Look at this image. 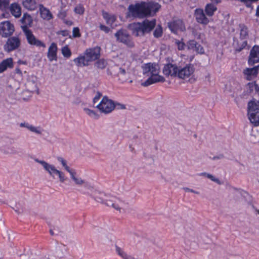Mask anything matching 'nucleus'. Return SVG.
I'll return each mask as SVG.
<instances>
[{"label": "nucleus", "instance_id": "cd10ccee", "mask_svg": "<svg viewBox=\"0 0 259 259\" xmlns=\"http://www.w3.org/2000/svg\"><path fill=\"white\" fill-rule=\"evenodd\" d=\"M257 84L255 82H251L248 83L245 87V95H248L252 94L254 92H256Z\"/></svg>", "mask_w": 259, "mask_h": 259}, {"label": "nucleus", "instance_id": "f704fd0d", "mask_svg": "<svg viewBox=\"0 0 259 259\" xmlns=\"http://www.w3.org/2000/svg\"><path fill=\"white\" fill-rule=\"evenodd\" d=\"M83 111L86 113V114L89 115L90 117L92 118H94L95 119H98L99 117V115L97 113H96L95 111L90 109L88 108H84Z\"/></svg>", "mask_w": 259, "mask_h": 259}, {"label": "nucleus", "instance_id": "2eb2a0df", "mask_svg": "<svg viewBox=\"0 0 259 259\" xmlns=\"http://www.w3.org/2000/svg\"><path fill=\"white\" fill-rule=\"evenodd\" d=\"M129 27L133 34L136 36H142L145 34L142 22L132 23L130 25Z\"/></svg>", "mask_w": 259, "mask_h": 259}, {"label": "nucleus", "instance_id": "473e14b6", "mask_svg": "<svg viewBox=\"0 0 259 259\" xmlns=\"http://www.w3.org/2000/svg\"><path fill=\"white\" fill-rule=\"evenodd\" d=\"M103 16L106 20L107 24L110 25L111 26L113 25V23L115 21V18L114 16L111 15L106 12H103Z\"/></svg>", "mask_w": 259, "mask_h": 259}, {"label": "nucleus", "instance_id": "864d4df0", "mask_svg": "<svg viewBox=\"0 0 259 259\" xmlns=\"http://www.w3.org/2000/svg\"><path fill=\"white\" fill-rule=\"evenodd\" d=\"M100 28L102 30H103L106 32H108L109 31V29L108 28V27H107L106 26L103 25H101L100 26Z\"/></svg>", "mask_w": 259, "mask_h": 259}, {"label": "nucleus", "instance_id": "412c9836", "mask_svg": "<svg viewBox=\"0 0 259 259\" xmlns=\"http://www.w3.org/2000/svg\"><path fill=\"white\" fill-rule=\"evenodd\" d=\"M20 126L26 127L29 131L39 135H42L44 132L43 129L40 126H35L27 122L21 123Z\"/></svg>", "mask_w": 259, "mask_h": 259}, {"label": "nucleus", "instance_id": "0eeeda50", "mask_svg": "<svg viewBox=\"0 0 259 259\" xmlns=\"http://www.w3.org/2000/svg\"><path fill=\"white\" fill-rule=\"evenodd\" d=\"M116 75L118 80L122 83H132L134 71L129 64H124L117 69Z\"/></svg>", "mask_w": 259, "mask_h": 259}, {"label": "nucleus", "instance_id": "79ce46f5", "mask_svg": "<svg viewBox=\"0 0 259 259\" xmlns=\"http://www.w3.org/2000/svg\"><path fill=\"white\" fill-rule=\"evenodd\" d=\"M75 13L77 14L82 15L84 13V9L81 5H77L74 10Z\"/></svg>", "mask_w": 259, "mask_h": 259}, {"label": "nucleus", "instance_id": "3c124183", "mask_svg": "<svg viewBox=\"0 0 259 259\" xmlns=\"http://www.w3.org/2000/svg\"><path fill=\"white\" fill-rule=\"evenodd\" d=\"M223 158H224V155L223 154H219L218 155L213 156L212 158V159L213 160H218V159H223Z\"/></svg>", "mask_w": 259, "mask_h": 259}, {"label": "nucleus", "instance_id": "6e6d98bb", "mask_svg": "<svg viewBox=\"0 0 259 259\" xmlns=\"http://www.w3.org/2000/svg\"><path fill=\"white\" fill-rule=\"evenodd\" d=\"M41 259H55L54 258V257L52 256H45L43 258H42Z\"/></svg>", "mask_w": 259, "mask_h": 259}, {"label": "nucleus", "instance_id": "39448f33", "mask_svg": "<svg viewBox=\"0 0 259 259\" xmlns=\"http://www.w3.org/2000/svg\"><path fill=\"white\" fill-rule=\"evenodd\" d=\"M34 161L40 164L44 170L53 179L58 178L61 183H64L67 179L63 171L57 169L55 165L50 163L45 160L34 159Z\"/></svg>", "mask_w": 259, "mask_h": 259}, {"label": "nucleus", "instance_id": "e433bc0d", "mask_svg": "<svg viewBox=\"0 0 259 259\" xmlns=\"http://www.w3.org/2000/svg\"><path fill=\"white\" fill-rule=\"evenodd\" d=\"M240 37L242 39H244L248 35V29L246 26L244 25H240Z\"/></svg>", "mask_w": 259, "mask_h": 259}, {"label": "nucleus", "instance_id": "4c0bfd02", "mask_svg": "<svg viewBox=\"0 0 259 259\" xmlns=\"http://www.w3.org/2000/svg\"><path fill=\"white\" fill-rule=\"evenodd\" d=\"M22 22L25 25H30L32 22V18L31 16L27 14H24L22 18Z\"/></svg>", "mask_w": 259, "mask_h": 259}, {"label": "nucleus", "instance_id": "603ef678", "mask_svg": "<svg viewBox=\"0 0 259 259\" xmlns=\"http://www.w3.org/2000/svg\"><path fill=\"white\" fill-rule=\"evenodd\" d=\"M184 190L186 192H190L195 193L196 194H199V193L198 192L195 191L193 190V189H190L189 188H184Z\"/></svg>", "mask_w": 259, "mask_h": 259}, {"label": "nucleus", "instance_id": "dca6fc26", "mask_svg": "<svg viewBox=\"0 0 259 259\" xmlns=\"http://www.w3.org/2000/svg\"><path fill=\"white\" fill-rule=\"evenodd\" d=\"M248 64L253 65L256 63L259 62V47L254 46L251 50L248 60Z\"/></svg>", "mask_w": 259, "mask_h": 259}, {"label": "nucleus", "instance_id": "a211bd4d", "mask_svg": "<svg viewBox=\"0 0 259 259\" xmlns=\"http://www.w3.org/2000/svg\"><path fill=\"white\" fill-rule=\"evenodd\" d=\"M179 68L173 64H168L164 66L163 69V73L167 76H177Z\"/></svg>", "mask_w": 259, "mask_h": 259}, {"label": "nucleus", "instance_id": "0e129e2a", "mask_svg": "<svg viewBox=\"0 0 259 259\" xmlns=\"http://www.w3.org/2000/svg\"><path fill=\"white\" fill-rule=\"evenodd\" d=\"M186 244L190 246H192V244H189V242H186Z\"/></svg>", "mask_w": 259, "mask_h": 259}, {"label": "nucleus", "instance_id": "393cba45", "mask_svg": "<svg viewBox=\"0 0 259 259\" xmlns=\"http://www.w3.org/2000/svg\"><path fill=\"white\" fill-rule=\"evenodd\" d=\"M13 67V62L11 58L5 59L0 63V73L4 72L8 68H11Z\"/></svg>", "mask_w": 259, "mask_h": 259}, {"label": "nucleus", "instance_id": "aec40b11", "mask_svg": "<svg viewBox=\"0 0 259 259\" xmlns=\"http://www.w3.org/2000/svg\"><path fill=\"white\" fill-rule=\"evenodd\" d=\"M195 17L197 21L201 24H207L209 22L208 19L205 16V15L202 9H196L195 13Z\"/></svg>", "mask_w": 259, "mask_h": 259}, {"label": "nucleus", "instance_id": "052dcab7", "mask_svg": "<svg viewBox=\"0 0 259 259\" xmlns=\"http://www.w3.org/2000/svg\"><path fill=\"white\" fill-rule=\"evenodd\" d=\"M13 209H15V210L16 212H17L18 213H21V212H22V211H21V210H22V209H19V208H18V209H15L14 207H13Z\"/></svg>", "mask_w": 259, "mask_h": 259}, {"label": "nucleus", "instance_id": "774afa93", "mask_svg": "<svg viewBox=\"0 0 259 259\" xmlns=\"http://www.w3.org/2000/svg\"><path fill=\"white\" fill-rule=\"evenodd\" d=\"M208 77L209 78L210 77V75L208 74V75H207Z\"/></svg>", "mask_w": 259, "mask_h": 259}, {"label": "nucleus", "instance_id": "09e8293b", "mask_svg": "<svg viewBox=\"0 0 259 259\" xmlns=\"http://www.w3.org/2000/svg\"><path fill=\"white\" fill-rule=\"evenodd\" d=\"M177 44L178 49L180 50H182L184 49L185 44L183 42L178 41L177 42Z\"/></svg>", "mask_w": 259, "mask_h": 259}, {"label": "nucleus", "instance_id": "bb28decb", "mask_svg": "<svg viewBox=\"0 0 259 259\" xmlns=\"http://www.w3.org/2000/svg\"><path fill=\"white\" fill-rule=\"evenodd\" d=\"M189 49L197 52L202 53L203 52V49L200 45L196 42V41L192 40H190L188 44Z\"/></svg>", "mask_w": 259, "mask_h": 259}, {"label": "nucleus", "instance_id": "7ed1b4c3", "mask_svg": "<svg viewBox=\"0 0 259 259\" xmlns=\"http://www.w3.org/2000/svg\"><path fill=\"white\" fill-rule=\"evenodd\" d=\"M143 73L144 75L148 77L142 85L148 86L153 83L159 82H164V78L159 75L160 68L159 66L156 63H149L142 66Z\"/></svg>", "mask_w": 259, "mask_h": 259}, {"label": "nucleus", "instance_id": "ea45409f", "mask_svg": "<svg viewBox=\"0 0 259 259\" xmlns=\"http://www.w3.org/2000/svg\"><path fill=\"white\" fill-rule=\"evenodd\" d=\"M62 53L64 57H67V58L71 56V53L70 52V50L66 46V47H64L62 49Z\"/></svg>", "mask_w": 259, "mask_h": 259}, {"label": "nucleus", "instance_id": "680f3d73", "mask_svg": "<svg viewBox=\"0 0 259 259\" xmlns=\"http://www.w3.org/2000/svg\"><path fill=\"white\" fill-rule=\"evenodd\" d=\"M258 0H249V2L250 3V6L251 5V4L253 3V2H256L257 1H258Z\"/></svg>", "mask_w": 259, "mask_h": 259}, {"label": "nucleus", "instance_id": "58836bf2", "mask_svg": "<svg viewBox=\"0 0 259 259\" xmlns=\"http://www.w3.org/2000/svg\"><path fill=\"white\" fill-rule=\"evenodd\" d=\"M162 28L160 25H158L153 32V35L155 37L158 38L162 36Z\"/></svg>", "mask_w": 259, "mask_h": 259}, {"label": "nucleus", "instance_id": "2f4dec72", "mask_svg": "<svg viewBox=\"0 0 259 259\" xmlns=\"http://www.w3.org/2000/svg\"><path fill=\"white\" fill-rule=\"evenodd\" d=\"M217 7L214 5L209 4L206 6L205 10L207 15L209 17H211L213 15L214 12L217 11Z\"/></svg>", "mask_w": 259, "mask_h": 259}, {"label": "nucleus", "instance_id": "338daca9", "mask_svg": "<svg viewBox=\"0 0 259 259\" xmlns=\"http://www.w3.org/2000/svg\"><path fill=\"white\" fill-rule=\"evenodd\" d=\"M256 211L257 212V213L259 214V210L258 209H256Z\"/></svg>", "mask_w": 259, "mask_h": 259}, {"label": "nucleus", "instance_id": "13d9d810", "mask_svg": "<svg viewBox=\"0 0 259 259\" xmlns=\"http://www.w3.org/2000/svg\"><path fill=\"white\" fill-rule=\"evenodd\" d=\"M256 16L259 17V5L257 6L256 10Z\"/></svg>", "mask_w": 259, "mask_h": 259}, {"label": "nucleus", "instance_id": "a19ab883", "mask_svg": "<svg viewBox=\"0 0 259 259\" xmlns=\"http://www.w3.org/2000/svg\"><path fill=\"white\" fill-rule=\"evenodd\" d=\"M239 43L240 44H238V47H236V50L238 52L241 51L247 46V41L246 40H241Z\"/></svg>", "mask_w": 259, "mask_h": 259}, {"label": "nucleus", "instance_id": "20e7f679", "mask_svg": "<svg viewBox=\"0 0 259 259\" xmlns=\"http://www.w3.org/2000/svg\"><path fill=\"white\" fill-rule=\"evenodd\" d=\"M101 49L99 47L87 49L83 55L80 56L74 59V62L78 67L88 66L92 62L100 56Z\"/></svg>", "mask_w": 259, "mask_h": 259}, {"label": "nucleus", "instance_id": "8fccbe9b", "mask_svg": "<svg viewBox=\"0 0 259 259\" xmlns=\"http://www.w3.org/2000/svg\"><path fill=\"white\" fill-rule=\"evenodd\" d=\"M115 108H116L117 109H125V105L123 104H121L119 103H117L115 104Z\"/></svg>", "mask_w": 259, "mask_h": 259}, {"label": "nucleus", "instance_id": "6ab92c4d", "mask_svg": "<svg viewBox=\"0 0 259 259\" xmlns=\"http://www.w3.org/2000/svg\"><path fill=\"white\" fill-rule=\"evenodd\" d=\"M258 69L259 65L252 68H246L243 70V73L247 80H251L256 78Z\"/></svg>", "mask_w": 259, "mask_h": 259}, {"label": "nucleus", "instance_id": "4d7b16f0", "mask_svg": "<svg viewBox=\"0 0 259 259\" xmlns=\"http://www.w3.org/2000/svg\"><path fill=\"white\" fill-rule=\"evenodd\" d=\"M15 71L18 74H19L20 75L22 74L21 70L19 68H16Z\"/></svg>", "mask_w": 259, "mask_h": 259}, {"label": "nucleus", "instance_id": "bf43d9fd", "mask_svg": "<svg viewBox=\"0 0 259 259\" xmlns=\"http://www.w3.org/2000/svg\"><path fill=\"white\" fill-rule=\"evenodd\" d=\"M10 153L11 154H16L17 153V151L16 150H15L14 149H12Z\"/></svg>", "mask_w": 259, "mask_h": 259}, {"label": "nucleus", "instance_id": "f8f14e48", "mask_svg": "<svg viewBox=\"0 0 259 259\" xmlns=\"http://www.w3.org/2000/svg\"><path fill=\"white\" fill-rule=\"evenodd\" d=\"M23 31L25 33L28 43L31 45L36 47L46 48L45 44L41 41L37 39L33 34L32 31L27 27H23Z\"/></svg>", "mask_w": 259, "mask_h": 259}, {"label": "nucleus", "instance_id": "6e6552de", "mask_svg": "<svg viewBox=\"0 0 259 259\" xmlns=\"http://www.w3.org/2000/svg\"><path fill=\"white\" fill-rule=\"evenodd\" d=\"M247 115L250 122L254 126L259 124V101L253 100L248 103Z\"/></svg>", "mask_w": 259, "mask_h": 259}, {"label": "nucleus", "instance_id": "423d86ee", "mask_svg": "<svg viewBox=\"0 0 259 259\" xmlns=\"http://www.w3.org/2000/svg\"><path fill=\"white\" fill-rule=\"evenodd\" d=\"M57 161L60 163L64 169L69 174L71 180L75 185L78 186H83L86 185L87 182L77 173L76 170L70 168L67 164V161L62 157H57Z\"/></svg>", "mask_w": 259, "mask_h": 259}, {"label": "nucleus", "instance_id": "5fc2aeb1", "mask_svg": "<svg viewBox=\"0 0 259 259\" xmlns=\"http://www.w3.org/2000/svg\"><path fill=\"white\" fill-rule=\"evenodd\" d=\"M211 3L212 4H218L220 3L221 0H211Z\"/></svg>", "mask_w": 259, "mask_h": 259}, {"label": "nucleus", "instance_id": "9d476101", "mask_svg": "<svg viewBox=\"0 0 259 259\" xmlns=\"http://www.w3.org/2000/svg\"><path fill=\"white\" fill-rule=\"evenodd\" d=\"M96 107L101 112L108 114L115 108V104L107 97H104L98 103Z\"/></svg>", "mask_w": 259, "mask_h": 259}, {"label": "nucleus", "instance_id": "9b49d317", "mask_svg": "<svg viewBox=\"0 0 259 259\" xmlns=\"http://www.w3.org/2000/svg\"><path fill=\"white\" fill-rule=\"evenodd\" d=\"M114 35L118 42L123 43L130 47L134 46V42L132 41L131 36L126 30H119Z\"/></svg>", "mask_w": 259, "mask_h": 259}, {"label": "nucleus", "instance_id": "c03bdc74", "mask_svg": "<svg viewBox=\"0 0 259 259\" xmlns=\"http://www.w3.org/2000/svg\"><path fill=\"white\" fill-rule=\"evenodd\" d=\"M73 35L74 37H79L80 34L79 33V29L77 27H74L73 29Z\"/></svg>", "mask_w": 259, "mask_h": 259}, {"label": "nucleus", "instance_id": "a878e982", "mask_svg": "<svg viewBox=\"0 0 259 259\" xmlns=\"http://www.w3.org/2000/svg\"><path fill=\"white\" fill-rule=\"evenodd\" d=\"M22 5L25 8L30 11L35 10L38 5L36 0H23Z\"/></svg>", "mask_w": 259, "mask_h": 259}, {"label": "nucleus", "instance_id": "1a4fd4ad", "mask_svg": "<svg viewBox=\"0 0 259 259\" xmlns=\"http://www.w3.org/2000/svg\"><path fill=\"white\" fill-rule=\"evenodd\" d=\"M195 67L191 64H186L183 67H179L178 77L183 79H188L189 81L194 80Z\"/></svg>", "mask_w": 259, "mask_h": 259}, {"label": "nucleus", "instance_id": "7c9ffc66", "mask_svg": "<svg viewBox=\"0 0 259 259\" xmlns=\"http://www.w3.org/2000/svg\"><path fill=\"white\" fill-rule=\"evenodd\" d=\"M200 175L205 178H207V179L210 180L211 181L218 184V185H220L222 184V183L220 180V179L212 174L207 172H203L201 173Z\"/></svg>", "mask_w": 259, "mask_h": 259}, {"label": "nucleus", "instance_id": "ddd939ff", "mask_svg": "<svg viewBox=\"0 0 259 259\" xmlns=\"http://www.w3.org/2000/svg\"><path fill=\"white\" fill-rule=\"evenodd\" d=\"M14 31V26L7 21L0 23V34L5 37L11 35Z\"/></svg>", "mask_w": 259, "mask_h": 259}, {"label": "nucleus", "instance_id": "4be33fe9", "mask_svg": "<svg viewBox=\"0 0 259 259\" xmlns=\"http://www.w3.org/2000/svg\"><path fill=\"white\" fill-rule=\"evenodd\" d=\"M36 77H29L25 83L26 89L30 92H34L37 91V87L35 82Z\"/></svg>", "mask_w": 259, "mask_h": 259}, {"label": "nucleus", "instance_id": "a18cd8bd", "mask_svg": "<svg viewBox=\"0 0 259 259\" xmlns=\"http://www.w3.org/2000/svg\"><path fill=\"white\" fill-rule=\"evenodd\" d=\"M66 16V12L64 10H61L58 14V17L61 19H64Z\"/></svg>", "mask_w": 259, "mask_h": 259}, {"label": "nucleus", "instance_id": "f257e3e1", "mask_svg": "<svg viewBox=\"0 0 259 259\" xmlns=\"http://www.w3.org/2000/svg\"><path fill=\"white\" fill-rule=\"evenodd\" d=\"M160 8V5L157 3L141 2L130 5L128 10L133 16L144 18L156 13Z\"/></svg>", "mask_w": 259, "mask_h": 259}, {"label": "nucleus", "instance_id": "de8ad7c7", "mask_svg": "<svg viewBox=\"0 0 259 259\" xmlns=\"http://www.w3.org/2000/svg\"><path fill=\"white\" fill-rule=\"evenodd\" d=\"M101 96H102V95L101 93H97L96 94L95 97H94V98L93 99V102H94V104H95L96 102H97L98 101V100L100 99Z\"/></svg>", "mask_w": 259, "mask_h": 259}, {"label": "nucleus", "instance_id": "c85d7f7f", "mask_svg": "<svg viewBox=\"0 0 259 259\" xmlns=\"http://www.w3.org/2000/svg\"><path fill=\"white\" fill-rule=\"evenodd\" d=\"M39 10L41 16L43 19L50 20L52 18V15L50 11L44 8L42 5H39Z\"/></svg>", "mask_w": 259, "mask_h": 259}, {"label": "nucleus", "instance_id": "72a5a7b5", "mask_svg": "<svg viewBox=\"0 0 259 259\" xmlns=\"http://www.w3.org/2000/svg\"><path fill=\"white\" fill-rule=\"evenodd\" d=\"M115 250L117 253L123 259H134L133 257L127 255L123 249L118 246H115Z\"/></svg>", "mask_w": 259, "mask_h": 259}, {"label": "nucleus", "instance_id": "c756f323", "mask_svg": "<svg viewBox=\"0 0 259 259\" xmlns=\"http://www.w3.org/2000/svg\"><path fill=\"white\" fill-rule=\"evenodd\" d=\"M11 12L12 14L15 17H19L21 14V8L17 4H13L11 6Z\"/></svg>", "mask_w": 259, "mask_h": 259}, {"label": "nucleus", "instance_id": "49530a36", "mask_svg": "<svg viewBox=\"0 0 259 259\" xmlns=\"http://www.w3.org/2000/svg\"><path fill=\"white\" fill-rule=\"evenodd\" d=\"M253 135L256 138L257 140H259V127L254 129L253 131Z\"/></svg>", "mask_w": 259, "mask_h": 259}, {"label": "nucleus", "instance_id": "e2e57ef3", "mask_svg": "<svg viewBox=\"0 0 259 259\" xmlns=\"http://www.w3.org/2000/svg\"><path fill=\"white\" fill-rule=\"evenodd\" d=\"M256 92L259 95V87L256 88Z\"/></svg>", "mask_w": 259, "mask_h": 259}, {"label": "nucleus", "instance_id": "c9c22d12", "mask_svg": "<svg viewBox=\"0 0 259 259\" xmlns=\"http://www.w3.org/2000/svg\"><path fill=\"white\" fill-rule=\"evenodd\" d=\"M107 65V63L106 60L100 59L95 63V67L98 69H103L106 67Z\"/></svg>", "mask_w": 259, "mask_h": 259}, {"label": "nucleus", "instance_id": "f03ea898", "mask_svg": "<svg viewBox=\"0 0 259 259\" xmlns=\"http://www.w3.org/2000/svg\"><path fill=\"white\" fill-rule=\"evenodd\" d=\"M91 195L96 201L104 203L109 207H112L118 212L121 213L123 211L121 207L122 201L115 196L97 190H94Z\"/></svg>", "mask_w": 259, "mask_h": 259}, {"label": "nucleus", "instance_id": "4468645a", "mask_svg": "<svg viewBox=\"0 0 259 259\" xmlns=\"http://www.w3.org/2000/svg\"><path fill=\"white\" fill-rule=\"evenodd\" d=\"M20 45V40L18 37L14 36L9 38L4 46L5 50L10 52L17 49Z\"/></svg>", "mask_w": 259, "mask_h": 259}, {"label": "nucleus", "instance_id": "37998d69", "mask_svg": "<svg viewBox=\"0 0 259 259\" xmlns=\"http://www.w3.org/2000/svg\"><path fill=\"white\" fill-rule=\"evenodd\" d=\"M9 4V0H0V8H6Z\"/></svg>", "mask_w": 259, "mask_h": 259}, {"label": "nucleus", "instance_id": "f3484780", "mask_svg": "<svg viewBox=\"0 0 259 259\" xmlns=\"http://www.w3.org/2000/svg\"><path fill=\"white\" fill-rule=\"evenodd\" d=\"M168 27L174 33H177L179 31H184L185 30L183 22L181 20H177L168 23Z\"/></svg>", "mask_w": 259, "mask_h": 259}, {"label": "nucleus", "instance_id": "5701e85b", "mask_svg": "<svg viewBox=\"0 0 259 259\" xmlns=\"http://www.w3.org/2000/svg\"><path fill=\"white\" fill-rule=\"evenodd\" d=\"M57 47L55 43L53 42L51 44L48 49V58L50 61L57 60Z\"/></svg>", "mask_w": 259, "mask_h": 259}, {"label": "nucleus", "instance_id": "69168bd1", "mask_svg": "<svg viewBox=\"0 0 259 259\" xmlns=\"http://www.w3.org/2000/svg\"><path fill=\"white\" fill-rule=\"evenodd\" d=\"M50 233L52 235H54V233L52 231V230H50Z\"/></svg>", "mask_w": 259, "mask_h": 259}, {"label": "nucleus", "instance_id": "b1692460", "mask_svg": "<svg viewBox=\"0 0 259 259\" xmlns=\"http://www.w3.org/2000/svg\"><path fill=\"white\" fill-rule=\"evenodd\" d=\"M145 33L150 32L156 25V20L153 19L151 21L145 20L142 22Z\"/></svg>", "mask_w": 259, "mask_h": 259}]
</instances>
